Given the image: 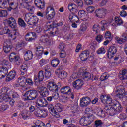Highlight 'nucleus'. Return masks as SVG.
<instances>
[{
	"label": "nucleus",
	"instance_id": "obj_10",
	"mask_svg": "<svg viewBox=\"0 0 127 127\" xmlns=\"http://www.w3.org/2000/svg\"><path fill=\"white\" fill-rule=\"evenodd\" d=\"M108 13V11L105 8H99L97 9L95 12V15L99 18H104Z\"/></svg>",
	"mask_w": 127,
	"mask_h": 127
},
{
	"label": "nucleus",
	"instance_id": "obj_15",
	"mask_svg": "<svg viewBox=\"0 0 127 127\" xmlns=\"http://www.w3.org/2000/svg\"><path fill=\"white\" fill-rule=\"evenodd\" d=\"M36 104L39 107H46L48 105V102L44 97H39L37 98Z\"/></svg>",
	"mask_w": 127,
	"mask_h": 127
},
{
	"label": "nucleus",
	"instance_id": "obj_44",
	"mask_svg": "<svg viewBox=\"0 0 127 127\" xmlns=\"http://www.w3.org/2000/svg\"><path fill=\"white\" fill-rule=\"evenodd\" d=\"M43 40L42 42H47L49 45H51V44H54L55 42L52 41L51 40H49V38L48 37L45 36H42Z\"/></svg>",
	"mask_w": 127,
	"mask_h": 127
},
{
	"label": "nucleus",
	"instance_id": "obj_59",
	"mask_svg": "<svg viewBox=\"0 0 127 127\" xmlns=\"http://www.w3.org/2000/svg\"><path fill=\"white\" fill-rule=\"evenodd\" d=\"M67 55V54L66 53V51H65V50H61L60 54H59V56L61 58H65Z\"/></svg>",
	"mask_w": 127,
	"mask_h": 127
},
{
	"label": "nucleus",
	"instance_id": "obj_40",
	"mask_svg": "<svg viewBox=\"0 0 127 127\" xmlns=\"http://www.w3.org/2000/svg\"><path fill=\"white\" fill-rule=\"evenodd\" d=\"M65 88V93L66 95H70V98L72 99V100L74 98V93L73 92H71L72 90L70 88L69 86H64Z\"/></svg>",
	"mask_w": 127,
	"mask_h": 127
},
{
	"label": "nucleus",
	"instance_id": "obj_2",
	"mask_svg": "<svg viewBox=\"0 0 127 127\" xmlns=\"http://www.w3.org/2000/svg\"><path fill=\"white\" fill-rule=\"evenodd\" d=\"M48 29L47 30L50 31V35L51 36H54L57 33H58L57 31V26H62L63 25V22L61 21L59 23L55 22H51L49 21L47 22Z\"/></svg>",
	"mask_w": 127,
	"mask_h": 127
},
{
	"label": "nucleus",
	"instance_id": "obj_8",
	"mask_svg": "<svg viewBox=\"0 0 127 127\" xmlns=\"http://www.w3.org/2000/svg\"><path fill=\"white\" fill-rule=\"evenodd\" d=\"M100 99L103 104H107L108 106L114 105L115 103H119L117 100H113L111 96H109L101 95Z\"/></svg>",
	"mask_w": 127,
	"mask_h": 127
},
{
	"label": "nucleus",
	"instance_id": "obj_61",
	"mask_svg": "<svg viewBox=\"0 0 127 127\" xmlns=\"http://www.w3.org/2000/svg\"><path fill=\"white\" fill-rule=\"evenodd\" d=\"M87 25H86V24H81L79 30L80 31L84 32V31H86V30H87Z\"/></svg>",
	"mask_w": 127,
	"mask_h": 127
},
{
	"label": "nucleus",
	"instance_id": "obj_19",
	"mask_svg": "<svg viewBox=\"0 0 127 127\" xmlns=\"http://www.w3.org/2000/svg\"><path fill=\"white\" fill-rule=\"evenodd\" d=\"M15 76H16V72L15 70H11L6 76V82H10L15 78Z\"/></svg>",
	"mask_w": 127,
	"mask_h": 127
},
{
	"label": "nucleus",
	"instance_id": "obj_7",
	"mask_svg": "<svg viewBox=\"0 0 127 127\" xmlns=\"http://www.w3.org/2000/svg\"><path fill=\"white\" fill-rule=\"evenodd\" d=\"M9 59L10 62H14L16 65H19L21 64V59L14 52L11 53L9 55Z\"/></svg>",
	"mask_w": 127,
	"mask_h": 127
},
{
	"label": "nucleus",
	"instance_id": "obj_33",
	"mask_svg": "<svg viewBox=\"0 0 127 127\" xmlns=\"http://www.w3.org/2000/svg\"><path fill=\"white\" fill-rule=\"evenodd\" d=\"M26 83V78L23 76L19 77L18 79V84L20 87H24Z\"/></svg>",
	"mask_w": 127,
	"mask_h": 127
},
{
	"label": "nucleus",
	"instance_id": "obj_4",
	"mask_svg": "<svg viewBox=\"0 0 127 127\" xmlns=\"http://www.w3.org/2000/svg\"><path fill=\"white\" fill-rule=\"evenodd\" d=\"M26 97L25 99L27 101H33L38 98V93L35 90H29L24 95Z\"/></svg>",
	"mask_w": 127,
	"mask_h": 127
},
{
	"label": "nucleus",
	"instance_id": "obj_3",
	"mask_svg": "<svg viewBox=\"0 0 127 127\" xmlns=\"http://www.w3.org/2000/svg\"><path fill=\"white\" fill-rule=\"evenodd\" d=\"M48 109L50 113L56 118H58L59 115H58V113H61L63 110V105L60 103H56L55 107L52 105H50L48 106Z\"/></svg>",
	"mask_w": 127,
	"mask_h": 127
},
{
	"label": "nucleus",
	"instance_id": "obj_9",
	"mask_svg": "<svg viewBox=\"0 0 127 127\" xmlns=\"http://www.w3.org/2000/svg\"><path fill=\"white\" fill-rule=\"evenodd\" d=\"M35 116L39 118H45L47 117V111L44 109L36 108L34 112Z\"/></svg>",
	"mask_w": 127,
	"mask_h": 127
},
{
	"label": "nucleus",
	"instance_id": "obj_38",
	"mask_svg": "<svg viewBox=\"0 0 127 127\" xmlns=\"http://www.w3.org/2000/svg\"><path fill=\"white\" fill-rule=\"evenodd\" d=\"M7 97H9V100H11V97L13 98V99H17V98H19V95L18 94V93H17V92H13L12 91V90H11V92L10 93H9V95H6Z\"/></svg>",
	"mask_w": 127,
	"mask_h": 127
},
{
	"label": "nucleus",
	"instance_id": "obj_18",
	"mask_svg": "<svg viewBox=\"0 0 127 127\" xmlns=\"http://www.w3.org/2000/svg\"><path fill=\"white\" fill-rule=\"evenodd\" d=\"M23 3V5H25L26 7V9L28 10L30 12H31V13H33V12L34 11V8L31 6L29 4L31 1H32V0H22Z\"/></svg>",
	"mask_w": 127,
	"mask_h": 127
},
{
	"label": "nucleus",
	"instance_id": "obj_11",
	"mask_svg": "<svg viewBox=\"0 0 127 127\" xmlns=\"http://www.w3.org/2000/svg\"><path fill=\"white\" fill-rule=\"evenodd\" d=\"M47 16L46 18L48 20H50V19H52L54 16H55V11H54V8H53L52 6H49L47 7L46 12V15Z\"/></svg>",
	"mask_w": 127,
	"mask_h": 127
},
{
	"label": "nucleus",
	"instance_id": "obj_43",
	"mask_svg": "<svg viewBox=\"0 0 127 127\" xmlns=\"http://www.w3.org/2000/svg\"><path fill=\"white\" fill-rule=\"evenodd\" d=\"M60 63V61L58 59H56L54 60H52L51 62V64L52 67H53V68H56V67H57Z\"/></svg>",
	"mask_w": 127,
	"mask_h": 127
},
{
	"label": "nucleus",
	"instance_id": "obj_16",
	"mask_svg": "<svg viewBox=\"0 0 127 127\" xmlns=\"http://www.w3.org/2000/svg\"><path fill=\"white\" fill-rule=\"evenodd\" d=\"M8 4L9 7L8 9L9 11H10L11 9L14 10V9H16V8L18 7V2H17V0H9L8 1Z\"/></svg>",
	"mask_w": 127,
	"mask_h": 127
},
{
	"label": "nucleus",
	"instance_id": "obj_13",
	"mask_svg": "<svg viewBox=\"0 0 127 127\" xmlns=\"http://www.w3.org/2000/svg\"><path fill=\"white\" fill-rule=\"evenodd\" d=\"M91 102H92V100H91L90 97H83L80 99V107H81V108H86V107H88V106L91 104Z\"/></svg>",
	"mask_w": 127,
	"mask_h": 127
},
{
	"label": "nucleus",
	"instance_id": "obj_37",
	"mask_svg": "<svg viewBox=\"0 0 127 127\" xmlns=\"http://www.w3.org/2000/svg\"><path fill=\"white\" fill-rule=\"evenodd\" d=\"M8 5V1L7 0H0V8H6Z\"/></svg>",
	"mask_w": 127,
	"mask_h": 127
},
{
	"label": "nucleus",
	"instance_id": "obj_57",
	"mask_svg": "<svg viewBox=\"0 0 127 127\" xmlns=\"http://www.w3.org/2000/svg\"><path fill=\"white\" fill-rule=\"evenodd\" d=\"M47 63H48V61L44 59H42L39 61V64L41 67L44 66V65H45V64H47Z\"/></svg>",
	"mask_w": 127,
	"mask_h": 127
},
{
	"label": "nucleus",
	"instance_id": "obj_31",
	"mask_svg": "<svg viewBox=\"0 0 127 127\" xmlns=\"http://www.w3.org/2000/svg\"><path fill=\"white\" fill-rule=\"evenodd\" d=\"M120 80H127V69H123L120 73L119 75Z\"/></svg>",
	"mask_w": 127,
	"mask_h": 127
},
{
	"label": "nucleus",
	"instance_id": "obj_50",
	"mask_svg": "<svg viewBox=\"0 0 127 127\" xmlns=\"http://www.w3.org/2000/svg\"><path fill=\"white\" fill-rule=\"evenodd\" d=\"M115 21L117 25H122L123 23V20L120 17H116L115 18Z\"/></svg>",
	"mask_w": 127,
	"mask_h": 127
},
{
	"label": "nucleus",
	"instance_id": "obj_53",
	"mask_svg": "<svg viewBox=\"0 0 127 127\" xmlns=\"http://www.w3.org/2000/svg\"><path fill=\"white\" fill-rule=\"evenodd\" d=\"M7 15H8L7 11L5 10H0V17H6Z\"/></svg>",
	"mask_w": 127,
	"mask_h": 127
},
{
	"label": "nucleus",
	"instance_id": "obj_63",
	"mask_svg": "<svg viewBox=\"0 0 127 127\" xmlns=\"http://www.w3.org/2000/svg\"><path fill=\"white\" fill-rule=\"evenodd\" d=\"M106 53V50L104 48H100L97 51V54H104Z\"/></svg>",
	"mask_w": 127,
	"mask_h": 127
},
{
	"label": "nucleus",
	"instance_id": "obj_48",
	"mask_svg": "<svg viewBox=\"0 0 127 127\" xmlns=\"http://www.w3.org/2000/svg\"><path fill=\"white\" fill-rule=\"evenodd\" d=\"M9 97L6 95L2 96L0 95V103H2L3 101L5 102H8L9 101Z\"/></svg>",
	"mask_w": 127,
	"mask_h": 127
},
{
	"label": "nucleus",
	"instance_id": "obj_60",
	"mask_svg": "<svg viewBox=\"0 0 127 127\" xmlns=\"http://www.w3.org/2000/svg\"><path fill=\"white\" fill-rule=\"evenodd\" d=\"M65 46H66V45H65L64 43L62 42L59 43L58 46V48H59L60 51H61V50H64V49H65Z\"/></svg>",
	"mask_w": 127,
	"mask_h": 127
},
{
	"label": "nucleus",
	"instance_id": "obj_23",
	"mask_svg": "<svg viewBox=\"0 0 127 127\" xmlns=\"http://www.w3.org/2000/svg\"><path fill=\"white\" fill-rule=\"evenodd\" d=\"M34 3L36 7L38 8H40L41 9H43V8L45 6L44 0H35Z\"/></svg>",
	"mask_w": 127,
	"mask_h": 127
},
{
	"label": "nucleus",
	"instance_id": "obj_21",
	"mask_svg": "<svg viewBox=\"0 0 127 127\" xmlns=\"http://www.w3.org/2000/svg\"><path fill=\"white\" fill-rule=\"evenodd\" d=\"M7 23L11 28H16V21L13 17H10L7 20Z\"/></svg>",
	"mask_w": 127,
	"mask_h": 127
},
{
	"label": "nucleus",
	"instance_id": "obj_5",
	"mask_svg": "<svg viewBox=\"0 0 127 127\" xmlns=\"http://www.w3.org/2000/svg\"><path fill=\"white\" fill-rule=\"evenodd\" d=\"M94 121H95V116L94 115H91L87 117H83L81 118L80 120V123L81 126H86L91 124Z\"/></svg>",
	"mask_w": 127,
	"mask_h": 127
},
{
	"label": "nucleus",
	"instance_id": "obj_27",
	"mask_svg": "<svg viewBox=\"0 0 127 127\" xmlns=\"http://www.w3.org/2000/svg\"><path fill=\"white\" fill-rule=\"evenodd\" d=\"M78 17L81 18V20H87L88 19V15L84 10H79L78 12Z\"/></svg>",
	"mask_w": 127,
	"mask_h": 127
},
{
	"label": "nucleus",
	"instance_id": "obj_47",
	"mask_svg": "<svg viewBox=\"0 0 127 127\" xmlns=\"http://www.w3.org/2000/svg\"><path fill=\"white\" fill-rule=\"evenodd\" d=\"M18 23L19 26H21V27L24 28L25 26H26V23H25L24 20H23V19H22L21 18L18 19Z\"/></svg>",
	"mask_w": 127,
	"mask_h": 127
},
{
	"label": "nucleus",
	"instance_id": "obj_30",
	"mask_svg": "<svg viewBox=\"0 0 127 127\" xmlns=\"http://www.w3.org/2000/svg\"><path fill=\"white\" fill-rule=\"evenodd\" d=\"M10 92H11V89L8 87H4L0 90V94L1 95H4V96H9Z\"/></svg>",
	"mask_w": 127,
	"mask_h": 127
},
{
	"label": "nucleus",
	"instance_id": "obj_45",
	"mask_svg": "<svg viewBox=\"0 0 127 127\" xmlns=\"http://www.w3.org/2000/svg\"><path fill=\"white\" fill-rule=\"evenodd\" d=\"M67 73L65 71H61L59 73V78L61 79L67 78Z\"/></svg>",
	"mask_w": 127,
	"mask_h": 127
},
{
	"label": "nucleus",
	"instance_id": "obj_39",
	"mask_svg": "<svg viewBox=\"0 0 127 127\" xmlns=\"http://www.w3.org/2000/svg\"><path fill=\"white\" fill-rule=\"evenodd\" d=\"M82 76L83 79L85 81H89V80L91 79L92 75H91V73H90V72L87 71H84L82 74Z\"/></svg>",
	"mask_w": 127,
	"mask_h": 127
},
{
	"label": "nucleus",
	"instance_id": "obj_35",
	"mask_svg": "<svg viewBox=\"0 0 127 127\" xmlns=\"http://www.w3.org/2000/svg\"><path fill=\"white\" fill-rule=\"evenodd\" d=\"M32 14H33V13H28L25 15L24 19L28 24H30Z\"/></svg>",
	"mask_w": 127,
	"mask_h": 127
},
{
	"label": "nucleus",
	"instance_id": "obj_52",
	"mask_svg": "<svg viewBox=\"0 0 127 127\" xmlns=\"http://www.w3.org/2000/svg\"><path fill=\"white\" fill-rule=\"evenodd\" d=\"M73 1L76 3L78 7H83L84 6V3L82 0H73Z\"/></svg>",
	"mask_w": 127,
	"mask_h": 127
},
{
	"label": "nucleus",
	"instance_id": "obj_1",
	"mask_svg": "<svg viewBox=\"0 0 127 127\" xmlns=\"http://www.w3.org/2000/svg\"><path fill=\"white\" fill-rule=\"evenodd\" d=\"M104 111L106 113H109L110 115H115L116 113H121L123 111V108L120 102H116L114 105L105 106Z\"/></svg>",
	"mask_w": 127,
	"mask_h": 127
},
{
	"label": "nucleus",
	"instance_id": "obj_32",
	"mask_svg": "<svg viewBox=\"0 0 127 127\" xmlns=\"http://www.w3.org/2000/svg\"><path fill=\"white\" fill-rule=\"evenodd\" d=\"M127 41V36L125 34H123L121 38L116 37V41H117V43H119V44L125 43Z\"/></svg>",
	"mask_w": 127,
	"mask_h": 127
},
{
	"label": "nucleus",
	"instance_id": "obj_36",
	"mask_svg": "<svg viewBox=\"0 0 127 127\" xmlns=\"http://www.w3.org/2000/svg\"><path fill=\"white\" fill-rule=\"evenodd\" d=\"M69 18L70 20H72L74 22H76L78 23L79 22V17L78 16L75 15L74 13H71L69 14Z\"/></svg>",
	"mask_w": 127,
	"mask_h": 127
},
{
	"label": "nucleus",
	"instance_id": "obj_28",
	"mask_svg": "<svg viewBox=\"0 0 127 127\" xmlns=\"http://www.w3.org/2000/svg\"><path fill=\"white\" fill-rule=\"evenodd\" d=\"M9 67L7 65V66H1L0 67V74H3V77H6L8 73V69Z\"/></svg>",
	"mask_w": 127,
	"mask_h": 127
},
{
	"label": "nucleus",
	"instance_id": "obj_24",
	"mask_svg": "<svg viewBox=\"0 0 127 127\" xmlns=\"http://www.w3.org/2000/svg\"><path fill=\"white\" fill-rule=\"evenodd\" d=\"M68 8L70 12H73V13H76L79 11L78 6L73 3L69 4L68 6Z\"/></svg>",
	"mask_w": 127,
	"mask_h": 127
},
{
	"label": "nucleus",
	"instance_id": "obj_54",
	"mask_svg": "<svg viewBox=\"0 0 127 127\" xmlns=\"http://www.w3.org/2000/svg\"><path fill=\"white\" fill-rule=\"evenodd\" d=\"M78 107V103H74L73 106L71 107V109L72 110V113H77Z\"/></svg>",
	"mask_w": 127,
	"mask_h": 127
},
{
	"label": "nucleus",
	"instance_id": "obj_6",
	"mask_svg": "<svg viewBox=\"0 0 127 127\" xmlns=\"http://www.w3.org/2000/svg\"><path fill=\"white\" fill-rule=\"evenodd\" d=\"M3 31L4 32V34H8L9 37H11L12 40H15L17 37L19 35V33H18V30L16 29H14V32L13 34L10 33V30L8 29L7 27H5L3 29Z\"/></svg>",
	"mask_w": 127,
	"mask_h": 127
},
{
	"label": "nucleus",
	"instance_id": "obj_22",
	"mask_svg": "<svg viewBox=\"0 0 127 127\" xmlns=\"http://www.w3.org/2000/svg\"><path fill=\"white\" fill-rule=\"evenodd\" d=\"M89 55L90 52L89 51H84L80 54L79 56L82 61H86L89 58Z\"/></svg>",
	"mask_w": 127,
	"mask_h": 127
},
{
	"label": "nucleus",
	"instance_id": "obj_58",
	"mask_svg": "<svg viewBox=\"0 0 127 127\" xmlns=\"http://www.w3.org/2000/svg\"><path fill=\"white\" fill-rule=\"evenodd\" d=\"M93 31H95L96 33H98L99 31H100V26L98 24H95L93 26Z\"/></svg>",
	"mask_w": 127,
	"mask_h": 127
},
{
	"label": "nucleus",
	"instance_id": "obj_29",
	"mask_svg": "<svg viewBox=\"0 0 127 127\" xmlns=\"http://www.w3.org/2000/svg\"><path fill=\"white\" fill-rule=\"evenodd\" d=\"M36 54L39 58H41L42 57V54H43V47L42 46H37L36 47Z\"/></svg>",
	"mask_w": 127,
	"mask_h": 127
},
{
	"label": "nucleus",
	"instance_id": "obj_20",
	"mask_svg": "<svg viewBox=\"0 0 127 127\" xmlns=\"http://www.w3.org/2000/svg\"><path fill=\"white\" fill-rule=\"evenodd\" d=\"M73 85L75 89H76V90H80V89H81V88L83 87V85H84V82L81 79H78L73 82Z\"/></svg>",
	"mask_w": 127,
	"mask_h": 127
},
{
	"label": "nucleus",
	"instance_id": "obj_51",
	"mask_svg": "<svg viewBox=\"0 0 127 127\" xmlns=\"http://www.w3.org/2000/svg\"><path fill=\"white\" fill-rule=\"evenodd\" d=\"M109 74H108V73L105 72L103 73L100 78V79L101 81H106V80H107V79H109Z\"/></svg>",
	"mask_w": 127,
	"mask_h": 127
},
{
	"label": "nucleus",
	"instance_id": "obj_17",
	"mask_svg": "<svg viewBox=\"0 0 127 127\" xmlns=\"http://www.w3.org/2000/svg\"><path fill=\"white\" fill-rule=\"evenodd\" d=\"M118 50L115 46H111L109 48L108 53H107L108 58L111 59L114 57V55L117 53Z\"/></svg>",
	"mask_w": 127,
	"mask_h": 127
},
{
	"label": "nucleus",
	"instance_id": "obj_64",
	"mask_svg": "<svg viewBox=\"0 0 127 127\" xmlns=\"http://www.w3.org/2000/svg\"><path fill=\"white\" fill-rule=\"evenodd\" d=\"M95 125L96 127H98L100 126H102V125H103V122L101 120H97L95 121Z\"/></svg>",
	"mask_w": 127,
	"mask_h": 127
},
{
	"label": "nucleus",
	"instance_id": "obj_46",
	"mask_svg": "<svg viewBox=\"0 0 127 127\" xmlns=\"http://www.w3.org/2000/svg\"><path fill=\"white\" fill-rule=\"evenodd\" d=\"M11 48H12V46L6 45L3 47V50L5 53H8V52H10V50H11Z\"/></svg>",
	"mask_w": 127,
	"mask_h": 127
},
{
	"label": "nucleus",
	"instance_id": "obj_12",
	"mask_svg": "<svg viewBox=\"0 0 127 127\" xmlns=\"http://www.w3.org/2000/svg\"><path fill=\"white\" fill-rule=\"evenodd\" d=\"M60 87H61L60 85H57L56 83L52 81L49 82L47 84V88L51 92H58Z\"/></svg>",
	"mask_w": 127,
	"mask_h": 127
},
{
	"label": "nucleus",
	"instance_id": "obj_42",
	"mask_svg": "<svg viewBox=\"0 0 127 127\" xmlns=\"http://www.w3.org/2000/svg\"><path fill=\"white\" fill-rule=\"evenodd\" d=\"M38 18L36 16H33L32 15V18L30 22L29 25H35L37 22H38Z\"/></svg>",
	"mask_w": 127,
	"mask_h": 127
},
{
	"label": "nucleus",
	"instance_id": "obj_26",
	"mask_svg": "<svg viewBox=\"0 0 127 127\" xmlns=\"http://www.w3.org/2000/svg\"><path fill=\"white\" fill-rule=\"evenodd\" d=\"M44 79V74L43 71H40L37 75H35L34 77V81H39V82L43 81Z\"/></svg>",
	"mask_w": 127,
	"mask_h": 127
},
{
	"label": "nucleus",
	"instance_id": "obj_34",
	"mask_svg": "<svg viewBox=\"0 0 127 127\" xmlns=\"http://www.w3.org/2000/svg\"><path fill=\"white\" fill-rule=\"evenodd\" d=\"M40 94L42 97H46L49 95V91L46 87H42L40 91Z\"/></svg>",
	"mask_w": 127,
	"mask_h": 127
},
{
	"label": "nucleus",
	"instance_id": "obj_55",
	"mask_svg": "<svg viewBox=\"0 0 127 127\" xmlns=\"http://www.w3.org/2000/svg\"><path fill=\"white\" fill-rule=\"evenodd\" d=\"M9 108V105L7 104H3L1 105L0 108V111L1 112H4V111H6Z\"/></svg>",
	"mask_w": 127,
	"mask_h": 127
},
{
	"label": "nucleus",
	"instance_id": "obj_14",
	"mask_svg": "<svg viewBox=\"0 0 127 127\" xmlns=\"http://www.w3.org/2000/svg\"><path fill=\"white\" fill-rule=\"evenodd\" d=\"M36 38V34L34 32H29L25 36V40L28 42H32Z\"/></svg>",
	"mask_w": 127,
	"mask_h": 127
},
{
	"label": "nucleus",
	"instance_id": "obj_62",
	"mask_svg": "<svg viewBox=\"0 0 127 127\" xmlns=\"http://www.w3.org/2000/svg\"><path fill=\"white\" fill-rule=\"evenodd\" d=\"M87 11H88L89 13H92L95 11V7L94 6H89L87 7L86 8Z\"/></svg>",
	"mask_w": 127,
	"mask_h": 127
},
{
	"label": "nucleus",
	"instance_id": "obj_49",
	"mask_svg": "<svg viewBox=\"0 0 127 127\" xmlns=\"http://www.w3.org/2000/svg\"><path fill=\"white\" fill-rule=\"evenodd\" d=\"M104 38H105V39L112 40V39H113V36H112L111 32L107 31L105 34Z\"/></svg>",
	"mask_w": 127,
	"mask_h": 127
},
{
	"label": "nucleus",
	"instance_id": "obj_25",
	"mask_svg": "<svg viewBox=\"0 0 127 127\" xmlns=\"http://www.w3.org/2000/svg\"><path fill=\"white\" fill-rule=\"evenodd\" d=\"M32 57H33V54H32L31 51L28 50L25 52L24 58L26 61H28V60L32 59Z\"/></svg>",
	"mask_w": 127,
	"mask_h": 127
},
{
	"label": "nucleus",
	"instance_id": "obj_56",
	"mask_svg": "<svg viewBox=\"0 0 127 127\" xmlns=\"http://www.w3.org/2000/svg\"><path fill=\"white\" fill-rule=\"evenodd\" d=\"M21 115L24 120H26L28 118V115H27V111L23 110L21 112Z\"/></svg>",
	"mask_w": 127,
	"mask_h": 127
},
{
	"label": "nucleus",
	"instance_id": "obj_41",
	"mask_svg": "<svg viewBox=\"0 0 127 127\" xmlns=\"http://www.w3.org/2000/svg\"><path fill=\"white\" fill-rule=\"evenodd\" d=\"M116 92L121 93V94H126V93H127V92H126L125 86L123 85L117 86Z\"/></svg>",
	"mask_w": 127,
	"mask_h": 127
}]
</instances>
